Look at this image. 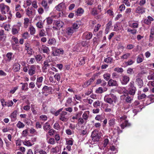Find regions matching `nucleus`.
Instances as JSON below:
<instances>
[{
	"label": "nucleus",
	"mask_w": 154,
	"mask_h": 154,
	"mask_svg": "<svg viewBox=\"0 0 154 154\" xmlns=\"http://www.w3.org/2000/svg\"><path fill=\"white\" fill-rule=\"evenodd\" d=\"M144 60V57L143 54H141L138 56L137 62L138 63H140L143 62Z\"/></svg>",
	"instance_id": "27"
},
{
	"label": "nucleus",
	"mask_w": 154,
	"mask_h": 154,
	"mask_svg": "<svg viewBox=\"0 0 154 154\" xmlns=\"http://www.w3.org/2000/svg\"><path fill=\"white\" fill-rule=\"evenodd\" d=\"M21 26V24L20 23H18L17 24L14 25L13 27L17 29L18 31H19L20 29V27Z\"/></svg>",
	"instance_id": "56"
},
{
	"label": "nucleus",
	"mask_w": 154,
	"mask_h": 154,
	"mask_svg": "<svg viewBox=\"0 0 154 154\" xmlns=\"http://www.w3.org/2000/svg\"><path fill=\"white\" fill-rule=\"evenodd\" d=\"M65 4L64 3L62 2L56 6L55 9L58 11H61L65 8Z\"/></svg>",
	"instance_id": "14"
},
{
	"label": "nucleus",
	"mask_w": 154,
	"mask_h": 154,
	"mask_svg": "<svg viewBox=\"0 0 154 154\" xmlns=\"http://www.w3.org/2000/svg\"><path fill=\"white\" fill-rule=\"evenodd\" d=\"M86 122L82 118H80L79 119L77 125L78 126L82 125L86 123Z\"/></svg>",
	"instance_id": "36"
},
{
	"label": "nucleus",
	"mask_w": 154,
	"mask_h": 154,
	"mask_svg": "<svg viewBox=\"0 0 154 154\" xmlns=\"http://www.w3.org/2000/svg\"><path fill=\"white\" fill-rule=\"evenodd\" d=\"M131 56L130 53H126L124 54L121 56V59L122 60H126L129 58Z\"/></svg>",
	"instance_id": "37"
},
{
	"label": "nucleus",
	"mask_w": 154,
	"mask_h": 154,
	"mask_svg": "<svg viewBox=\"0 0 154 154\" xmlns=\"http://www.w3.org/2000/svg\"><path fill=\"white\" fill-rule=\"evenodd\" d=\"M18 86L12 87L9 93L11 94H14L18 89Z\"/></svg>",
	"instance_id": "62"
},
{
	"label": "nucleus",
	"mask_w": 154,
	"mask_h": 154,
	"mask_svg": "<svg viewBox=\"0 0 154 154\" xmlns=\"http://www.w3.org/2000/svg\"><path fill=\"white\" fill-rule=\"evenodd\" d=\"M112 136H118L120 133H122V131L119 129V128L118 127H116L112 128Z\"/></svg>",
	"instance_id": "10"
},
{
	"label": "nucleus",
	"mask_w": 154,
	"mask_h": 154,
	"mask_svg": "<svg viewBox=\"0 0 154 154\" xmlns=\"http://www.w3.org/2000/svg\"><path fill=\"white\" fill-rule=\"evenodd\" d=\"M60 151L59 148L58 146H56L55 147H53L51 149V152L53 153H56Z\"/></svg>",
	"instance_id": "40"
},
{
	"label": "nucleus",
	"mask_w": 154,
	"mask_h": 154,
	"mask_svg": "<svg viewBox=\"0 0 154 154\" xmlns=\"http://www.w3.org/2000/svg\"><path fill=\"white\" fill-rule=\"evenodd\" d=\"M75 31L72 27H69L66 30V32L67 34L69 35H72Z\"/></svg>",
	"instance_id": "24"
},
{
	"label": "nucleus",
	"mask_w": 154,
	"mask_h": 154,
	"mask_svg": "<svg viewBox=\"0 0 154 154\" xmlns=\"http://www.w3.org/2000/svg\"><path fill=\"white\" fill-rule=\"evenodd\" d=\"M23 144L27 146H31L33 145V143H32L30 140H25L23 142Z\"/></svg>",
	"instance_id": "28"
},
{
	"label": "nucleus",
	"mask_w": 154,
	"mask_h": 154,
	"mask_svg": "<svg viewBox=\"0 0 154 154\" xmlns=\"http://www.w3.org/2000/svg\"><path fill=\"white\" fill-rule=\"evenodd\" d=\"M25 49L27 51L28 54L31 55L34 53L33 50L31 48L30 45L28 43H25Z\"/></svg>",
	"instance_id": "9"
},
{
	"label": "nucleus",
	"mask_w": 154,
	"mask_h": 154,
	"mask_svg": "<svg viewBox=\"0 0 154 154\" xmlns=\"http://www.w3.org/2000/svg\"><path fill=\"white\" fill-rule=\"evenodd\" d=\"M17 113V111L16 110H14L11 114L10 117L11 119V122H14L16 120Z\"/></svg>",
	"instance_id": "13"
},
{
	"label": "nucleus",
	"mask_w": 154,
	"mask_h": 154,
	"mask_svg": "<svg viewBox=\"0 0 154 154\" xmlns=\"http://www.w3.org/2000/svg\"><path fill=\"white\" fill-rule=\"evenodd\" d=\"M66 145L72 146L74 140L72 138L67 139L66 140Z\"/></svg>",
	"instance_id": "39"
},
{
	"label": "nucleus",
	"mask_w": 154,
	"mask_h": 154,
	"mask_svg": "<svg viewBox=\"0 0 154 154\" xmlns=\"http://www.w3.org/2000/svg\"><path fill=\"white\" fill-rule=\"evenodd\" d=\"M41 48L42 51L43 53L47 54L49 53L50 50L48 47L45 45H42Z\"/></svg>",
	"instance_id": "21"
},
{
	"label": "nucleus",
	"mask_w": 154,
	"mask_h": 154,
	"mask_svg": "<svg viewBox=\"0 0 154 154\" xmlns=\"http://www.w3.org/2000/svg\"><path fill=\"white\" fill-rule=\"evenodd\" d=\"M81 44L83 47H88L90 45V43L89 41H84L81 42Z\"/></svg>",
	"instance_id": "43"
},
{
	"label": "nucleus",
	"mask_w": 154,
	"mask_h": 154,
	"mask_svg": "<svg viewBox=\"0 0 154 154\" xmlns=\"http://www.w3.org/2000/svg\"><path fill=\"white\" fill-rule=\"evenodd\" d=\"M145 9L142 6H138L136 9L135 12L140 14H142L145 12Z\"/></svg>",
	"instance_id": "16"
},
{
	"label": "nucleus",
	"mask_w": 154,
	"mask_h": 154,
	"mask_svg": "<svg viewBox=\"0 0 154 154\" xmlns=\"http://www.w3.org/2000/svg\"><path fill=\"white\" fill-rule=\"evenodd\" d=\"M13 55V54L11 52H8L6 54V56L7 57L6 60L7 61L10 62L12 60Z\"/></svg>",
	"instance_id": "29"
},
{
	"label": "nucleus",
	"mask_w": 154,
	"mask_h": 154,
	"mask_svg": "<svg viewBox=\"0 0 154 154\" xmlns=\"http://www.w3.org/2000/svg\"><path fill=\"white\" fill-rule=\"evenodd\" d=\"M136 82L139 88H141L143 85V81L140 78H138L136 79Z\"/></svg>",
	"instance_id": "42"
},
{
	"label": "nucleus",
	"mask_w": 154,
	"mask_h": 154,
	"mask_svg": "<svg viewBox=\"0 0 154 154\" xmlns=\"http://www.w3.org/2000/svg\"><path fill=\"white\" fill-rule=\"evenodd\" d=\"M53 128L54 129L56 130H59L60 128V126L59 123L57 122H56L54 125Z\"/></svg>",
	"instance_id": "60"
},
{
	"label": "nucleus",
	"mask_w": 154,
	"mask_h": 154,
	"mask_svg": "<svg viewBox=\"0 0 154 154\" xmlns=\"http://www.w3.org/2000/svg\"><path fill=\"white\" fill-rule=\"evenodd\" d=\"M129 26L133 28H136L138 27V22L136 21L132 23V24L130 23Z\"/></svg>",
	"instance_id": "41"
},
{
	"label": "nucleus",
	"mask_w": 154,
	"mask_h": 154,
	"mask_svg": "<svg viewBox=\"0 0 154 154\" xmlns=\"http://www.w3.org/2000/svg\"><path fill=\"white\" fill-rule=\"evenodd\" d=\"M56 40L54 38L49 39L48 41V43L49 45H54L56 43Z\"/></svg>",
	"instance_id": "55"
},
{
	"label": "nucleus",
	"mask_w": 154,
	"mask_h": 154,
	"mask_svg": "<svg viewBox=\"0 0 154 154\" xmlns=\"http://www.w3.org/2000/svg\"><path fill=\"white\" fill-rule=\"evenodd\" d=\"M16 126L17 127L19 128H23L25 126L24 124L20 121L18 122Z\"/></svg>",
	"instance_id": "53"
},
{
	"label": "nucleus",
	"mask_w": 154,
	"mask_h": 154,
	"mask_svg": "<svg viewBox=\"0 0 154 154\" xmlns=\"http://www.w3.org/2000/svg\"><path fill=\"white\" fill-rule=\"evenodd\" d=\"M15 11H23V10L21 8L20 5L19 4H16L15 5Z\"/></svg>",
	"instance_id": "49"
},
{
	"label": "nucleus",
	"mask_w": 154,
	"mask_h": 154,
	"mask_svg": "<svg viewBox=\"0 0 154 154\" xmlns=\"http://www.w3.org/2000/svg\"><path fill=\"white\" fill-rule=\"evenodd\" d=\"M84 11L82 8H78L75 11L76 15L77 16H81L84 13Z\"/></svg>",
	"instance_id": "33"
},
{
	"label": "nucleus",
	"mask_w": 154,
	"mask_h": 154,
	"mask_svg": "<svg viewBox=\"0 0 154 154\" xmlns=\"http://www.w3.org/2000/svg\"><path fill=\"white\" fill-rule=\"evenodd\" d=\"M26 14L29 17L31 16L32 14V9L28 8L26 10Z\"/></svg>",
	"instance_id": "64"
},
{
	"label": "nucleus",
	"mask_w": 154,
	"mask_h": 154,
	"mask_svg": "<svg viewBox=\"0 0 154 154\" xmlns=\"http://www.w3.org/2000/svg\"><path fill=\"white\" fill-rule=\"evenodd\" d=\"M128 86L129 87L128 89L129 94L130 95H134L135 94L136 91V88L134 85V82H131Z\"/></svg>",
	"instance_id": "6"
},
{
	"label": "nucleus",
	"mask_w": 154,
	"mask_h": 154,
	"mask_svg": "<svg viewBox=\"0 0 154 154\" xmlns=\"http://www.w3.org/2000/svg\"><path fill=\"white\" fill-rule=\"evenodd\" d=\"M146 99L149 100V102H148L147 105H148L154 102V95H150L146 97Z\"/></svg>",
	"instance_id": "23"
},
{
	"label": "nucleus",
	"mask_w": 154,
	"mask_h": 154,
	"mask_svg": "<svg viewBox=\"0 0 154 154\" xmlns=\"http://www.w3.org/2000/svg\"><path fill=\"white\" fill-rule=\"evenodd\" d=\"M147 79L149 80H154V70L150 72L149 75L147 77Z\"/></svg>",
	"instance_id": "32"
},
{
	"label": "nucleus",
	"mask_w": 154,
	"mask_h": 154,
	"mask_svg": "<svg viewBox=\"0 0 154 154\" xmlns=\"http://www.w3.org/2000/svg\"><path fill=\"white\" fill-rule=\"evenodd\" d=\"M31 0L25 1L24 2V5H23V7L26 8L27 7L30 6L31 4Z\"/></svg>",
	"instance_id": "35"
},
{
	"label": "nucleus",
	"mask_w": 154,
	"mask_h": 154,
	"mask_svg": "<svg viewBox=\"0 0 154 154\" xmlns=\"http://www.w3.org/2000/svg\"><path fill=\"white\" fill-rule=\"evenodd\" d=\"M146 97V95L145 94H138V98L139 100H143Z\"/></svg>",
	"instance_id": "52"
},
{
	"label": "nucleus",
	"mask_w": 154,
	"mask_h": 154,
	"mask_svg": "<svg viewBox=\"0 0 154 154\" xmlns=\"http://www.w3.org/2000/svg\"><path fill=\"white\" fill-rule=\"evenodd\" d=\"M101 136V133L99 132L97 130H95L92 133L91 135L92 140L94 142H97L99 140Z\"/></svg>",
	"instance_id": "3"
},
{
	"label": "nucleus",
	"mask_w": 154,
	"mask_h": 154,
	"mask_svg": "<svg viewBox=\"0 0 154 154\" xmlns=\"http://www.w3.org/2000/svg\"><path fill=\"white\" fill-rule=\"evenodd\" d=\"M116 116L118 122L122 129H123L125 127L131 125V124L128 122L127 116L124 114L122 111H117L116 112Z\"/></svg>",
	"instance_id": "1"
},
{
	"label": "nucleus",
	"mask_w": 154,
	"mask_h": 154,
	"mask_svg": "<svg viewBox=\"0 0 154 154\" xmlns=\"http://www.w3.org/2000/svg\"><path fill=\"white\" fill-rule=\"evenodd\" d=\"M31 110L32 111V113L34 115H36L37 114V112L35 109V105L33 104L31 105Z\"/></svg>",
	"instance_id": "61"
},
{
	"label": "nucleus",
	"mask_w": 154,
	"mask_h": 154,
	"mask_svg": "<svg viewBox=\"0 0 154 154\" xmlns=\"http://www.w3.org/2000/svg\"><path fill=\"white\" fill-rule=\"evenodd\" d=\"M20 65L18 63H16L13 64V69L14 72L19 71L20 69Z\"/></svg>",
	"instance_id": "17"
},
{
	"label": "nucleus",
	"mask_w": 154,
	"mask_h": 154,
	"mask_svg": "<svg viewBox=\"0 0 154 154\" xmlns=\"http://www.w3.org/2000/svg\"><path fill=\"white\" fill-rule=\"evenodd\" d=\"M90 114V112L89 111H85L82 115V118L85 121H86L88 119Z\"/></svg>",
	"instance_id": "25"
},
{
	"label": "nucleus",
	"mask_w": 154,
	"mask_h": 154,
	"mask_svg": "<svg viewBox=\"0 0 154 154\" xmlns=\"http://www.w3.org/2000/svg\"><path fill=\"white\" fill-rule=\"evenodd\" d=\"M30 23L29 19L27 18H25L24 19V27L26 28L28 27L29 23Z\"/></svg>",
	"instance_id": "30"
},
{
	"label": "nucleus",
	"mask_w": 154,
	"mask_h": 154,
	"mask_svg": "<svg viewBox=\"0 0 154 154\" xmlns=\"http://www.w3.org/2000/svg\"><path fill=\"white\" fill-rule=\"evenodd\" d=\"M50 128L51 126L48 122H46L45 124L43 126V129L45 131H48Z\"/></svg>",
	"instance_id": "34"
},
{
	"label": "nucleus",
	"mask_w": 154,
	"mask_h": 154,
	"mask_svg": "<svg viewBox=\"0 0 154 154\" xmlns=\"http://www.w3.org/2000/svg\"><path fill=\"white\" fill-rule=\"evenodd\" d=\"M81 24L80 21H76L72 24V27L76 31V30L79 27Z\"/></svg>",
	"instance_id": "15"
},
{
	"label": "nucleus",
	"mask_w": 154,
	"mask_h": 154,
	"mask_svg": "<svg viewBox=\"0 0 154 154\" xmlns=\"http://www.w3.org/2000/svg\"><path fill=\"white\" fill-rule=\"evenodd\" d=\"M134 63V61L132 59H129L128 61L125 62L122 64V66L125 67L128 66L132 65Z\"/></svg>",
	"instance_id": "20"
},
{
	"label": "nucleus",
	"mask_w": 154,
	"mask_h": 154,
	"mask_svg": "<svg viewBox=\"0 0 154 154\" xmlns=\"http://www.w3.org/2000/svg\"><path fill=\"white\" fill-rule=\"evenodd\" d=\"M10 9L9 7L4 3L0 4V10L2 14H5L8 12Z\"/></svg>",
	"instance_id": "7"
},
{
	"label": "nucleus",
	"mask_w": 154,
	"mask_h": 154,
	"mask_svg": "<svg viewBox=\"0 0 154 154\" xmlns=\"http://www.w3.org/2000/svg\"><path fill=\"white\" fill-rule=\"evenodd\" d=\"M63 23L60 20H57L55 22V25L57 27H58L59 28L62 27L63 25Z\"/></svg>",
	"instance_id": "47"
},
{
	"label": "nucleus",
	"mask_w": 154,
	"mask_h": 154,
	"mask_svg": "<svg viewBox=\"0 0 154 154\" xmlns=\"http://www.w3.org/2000/svg\"><path fill=\"white\" fill-rule=\"evenodd\" d=\"M67 114V112L66 111L62 112L61 113L60 115L59 119L63 122H66L67 121V119L65 116Z\"/></svg>",
	"instance_id": "12"
},
{
	"label": "nucleus",
	"mask_w": 154,
	"mask_h": 154,
	"mask_svg": "<svg viewBox=\"0 0 154 154\" xmlns=\"http://www.w3.org/2000/svg\"><path fill=\"white\" fill-rule=\"evenodd\" d=\"M94 80V78H91L88 81L84 83V85H83V87H86L90 85L93 82Z\"/></svg>",
	"instance_id": "26"
},
{
	"label": "nucleus",
	"mask_w": 154,
	"mask_h": 154,
	"mask_svg": "<svg viewBox=\"0 0 154 154\" xmlns=\"http://www.w3.org/2000/svg\"><path fill=\"white\" fill-rule=\"evenodd\" d=\"M111 76L110 74L108 73H106L103 75V77L104 79L106 81H108Z\"/></svg>",
	"instance_id": "48"
},
{
	"label": "nucleus",
	"mask_w": 154,
	"mask_h": 154,
	"mask_svg": "<svg viewBox=\"0 0 154 154\" xmlns=\"http://www.w3.org/2000/svg\"><path fill=\"white\" fill-rule=\"evenodd\" d=\"M41 4L46 10L47 11L48 10L49 7L48 5L47 2L44 0L41 3Z\"/></svg>",
	"instance_id": "46"
},
{
	"label": "nucleus",
	"mask_w": 154,
	"mask_h": 154,
	"mask_svg": "<svg viewBox=\"0 0 154 154\" xmlns=\"http://www.w3.org/2000/svg\"><path fill=\"white\" fill-rule=\"evenodd\" d=\"M43 79V76L37 78L36 85L38 88H40L42 85V83Z\"/></svg>",
	"instance_id": "11"
},
{
	"label": "nucleus",
	"mask_w": 154,
	"mask_h": 154,
	"mask_svg": "<svg viewBox=\"0 0 154 154\" xmlns=\"http://www.w3.org/2000/svg\"><path fill=\"white\" fill-rule=\"evenodd\" d=\"M35 59L37 63H39L42 59V56L40 54H38L35 56Z\"/></svg>",
	"instance_id": "50"
},
{
	"label": "nucleus",
	"mask_w": 154,
	"mask_h": 154,
	"mask_svg": "<svg viewBox=\"0 0 154 154\" xmlns=\"http://www.w3.org/2000/svg\"><path fill=\"white\" fill-rule=\"evenodd\" d=\"M96 0H85V2L88 5H91L95 3Z\"/></svg>",
	"instance_id": "44"
},
{
	"label": "nucleus",
	"mask_w": 154,
	"mask_h": 154,
	"mask_svg": "<svg viewBox=\"0 0 154 154\" xmlns=\"http://www.w3.org/2000/svg\"><path fill=\"white\" fill-rule=\"evenodd\" d=\"M108 85L109 86H116L118 85L117 82L112 79H110L109 80L108 82Z\"/></svg>",
	"instance_id": "18"
},
{
	"label": "nucleus",
	"mask_w": 154,
	"mask_h": 154,
	"mask_svg": "<svg viewBox=\"0 0 154 154\" xmlns=\"http://www.w3.org/2000/svg\"><path fill=\"white\" fill-rule=\"evenodd\" d=\"M56 10H54L52 12L50 13V15L52 17L55 18H57L58 16H57L56 14Z\"/></svg>",
	"instance_id": "59"
},
{
	"label": "nucleus",
	"mask_w": 154,
	"mask_h": 154,
	"mask_svg": "<svg viewBox=\"0 0 154 154\" xmlns=\"http://www.w3.org/2000/svg\"><path fill=\"white\" fill-rule=\"evenodd\" d=\"M79 65H82L85 63V58L84 57H82L79 59Z\"/></svg>",
	"instance_id": "58"
},
{
	"label": "nucleus",
	"mask_w": 154,
	"mask_h": 154,
	"mask_svg": "<svg viewBox=\"0 0 154 154\" xmlns=\"http://www.w3.org/2000/svg\"><path fill=\"white\" fill-rule=\"evenodd\" d=\"M38 65H31L29 68L28 73L30 76H33L36 73L37 68H39Z\"/></svg>",
	"instance_id": "4"
},
{
	"label": "nucleus",
	"mask_w": 154,
	"mask_h": 154,
	"mask_svg": "<svg viewBox=\"0 0 154 154\" xmlns=\"http://www.w3.org/2000/svg\"><path fill=\"white\" fill-rule=\"evenodd\" d=\"M28 84L27 83H24L23 84V85L22 87V90H24L25 91H27L29 88L27 87Z\"/></svg>",
	"instance_id": "57"
},
{
	"label": "nucleus",
	"mask_w": 154,
	"mask_h": 154,
	"mask_svg": "<svg viewBox=\"0 0 154 154\" xmlns=\"http://www.w3.org/2000/svg\"><path fill=\"white\" fill-rule=\"evenodd\" d=\"M108 124L110 126H114L116 124V120L114 118L110 119L108 121Z\"/></svg>",
	"instance_id": "38"
},
{
	"label": "nucleus",
	"mask_w": 154,
	"mask_h": 154,
	"mask_svg": "<svg viewBox=\"0 0 154 154\" xmlns=\"http://www.w3.org/2000/svg\"><path fill=\"white\" fill-rule=\"evenodd\" d=\"M83 37L87 40H90L92 37V34L91 32H86L83 34Z\"/></svg>",
	"instance_id": "19"
},
{
	"label": "nucleus",
	"mask_w": 154,
	"mask_h": 154,
	"mask_svg": "<svg viewBox=\"0 0 154 154\" xmlns=\"http://www.w3.org/2000/svg\"><path fill=\"white\" fill-rule=\"evenodd\" d=\"M130 80L129 77L128 76L122 75L120 79V81L122 85H126Z\"/></svg>",
	"instance_id": "8"
},
{
	"label": "nucleus",
	"mask_w": 154,
	"mask_h": 154,
	"mask_svg": "<svg viewBox=\"0 0 154 154\" xmlns=\"http://www.w3.org/2000/svg\"><path fill=\"white\" fill-rule=\"evenodd\" d=\"M72 102V99L70 97H69L67 99L66 102L65 103V106L66 107L68 106Z\"/></svg>",
	"instance_id": "51"
},
{
	"label": "nucleus",
	"mask_w": 154,
	"mask_h": 154,
	"mask_svg": "<svg viewBox=\"0 0 154 154\" xmlns=\"http://www.w3.org/2000/svg\"><path fill=\"white\" fill-rule=\"evenodd\" d=\"M112 60V58L108 57L105 59L104 60V61L107 63H111Z\"/></svg>",
	"instance_id": "63"
},
{
	"label": "nucleus",
	"mask_w": 154,
	"mask_h": 154,
	"mask_svg": "<svg viewBox=\"0 0 154 154\" xmlns=\"http://www.w3.org/2000/svg\"><path fill=\"white\" fill-rule=\"evenodd\" d=\"M104 101L109 104H112L113 102L116 103L117 99L116 95L113 94H109L106 95L104 98Z\"/></svg>",
	"instance_id": "2"
},
{
	"label": "nucleus",
	"mask_w": 154,
	"mask_h": 154,
	"mask_svg": "<svg viewBox=\"0 0 154 154\" xmlns=\"http://www.w3.org/2000/svg\"><path fill=\"white\" fill-rule=\"evenodd\" d=\"M29 30L31 35H34L35 32V29L32 25H30L29 27Z\"/></svg>",
	"instance_id": "31"
},
{
	"label": "nucleus",
	"mask_w": 154,
	"mask_h": 154,
	"mask_svg": "<svg viewBox=\"0 0 154 154\" xmlns=\"http://www.w3.org/2000/svg\"><path fill=\"white\" fill-rule=\"evenodd\" d=\"M153 19L151 16H148L144 20V22L146 24L149 25L150 24L152 21H153Z\"/></svg>",
	"instance_id": "22"
},
{
	"label": "nucleus",
	"mask_w": 154,
	"mask_h": 154,
	"mask_svg": "<svg viewBox=\"0 0 154 154\" xmlns=\"http://www.w3.org/2000/svg\"><path fill=\"white\" fill-rule=\"evenodd\" d=\"M121 29L120 26L119 24V23H116L114 26V28L113 30L115 31H118Z\"/></svg>",
	"instance_id": "45"
},
{
	"label": "nucleus",
	"mask_w": 154,
	"mask_h": 154,
	"mask_svg": "<svg viewBox=\"0 0 154 154\" xmlns=\"http://www.w3.org/2000/svg\"><path fill=\"white\" fill-rule=\"evenodd\" d=\"M52 55L54 56H59L60 54H63L64 51L61 48H57L54 47H52Z\"/></svg>",
	"instance_id": "5"
},
{
	"label": "nucleus",
	"mask_w": 154,
	"mask_h": 154,
	"mask_svg": "<svg viewBox=\"0 0 154 154\" xmlns=\"http://www.w3.org/2000/svg\"><path fill=\"white\" fill-rule=\"evenodd\" d=\"M109 142V141L108 139L107 138L105 139L103 141V146H102V148L101 149H103L108 144Z\"/></svg>",
	"instance_id": "54"
}]
</instances>
